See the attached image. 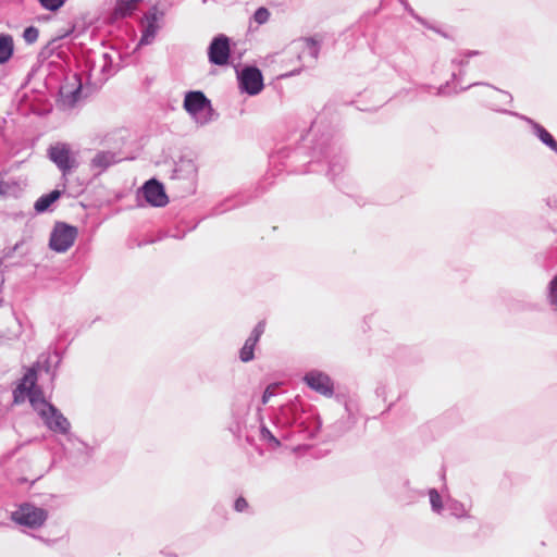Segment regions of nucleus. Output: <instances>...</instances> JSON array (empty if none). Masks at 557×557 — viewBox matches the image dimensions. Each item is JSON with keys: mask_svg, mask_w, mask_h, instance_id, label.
I'll return each instance as SVG.
<instances>
[{"mask_svg": "<svg viewBox=\"0 0 557 557\" xmlns=\"http://www.w3.org/2000/svg\"><path fill=\"white\" fill-rule=\"evenodd\" d=\"M315 127L317 123L313 122L310 131L306 135L301 134V144L294 149L293 157L299 158L302 154H309L311 157L309 164L325 161L327 163L326 176L334 182L346 166L343 148L330 133H323L319 138H309Z\"/></svg>", "mask_w": 557, "mask_h": 557, "instance_id": "f257e3e1", "label": "nucleus"}, {"mask_svg": "<svg viewBox=\"0 0 557 557\" xmlns=\"http://www.w3.org/2000/svg\"><path fill=\"white\" fill-rule=\"evenodd\" d=\"M277 428H290V433L282 434L283 438H288L294 434H299L304 438H314L321 428L320 422L311 416H306L300 405L292 401L280 407L275 416Z\"/></svg>", "mask_w": 557, "mask_h": 557, "instance_id": "f03ea898", "label": "nucleus"}, {"mask_svg": "<svg viewBox=\"0 0 557 557\" xmlns=\"http://www.w3.org/2000/svg\"><path fill=\"white\" fill-rule=\"evenodd\" d=\"M42 410H38V416L44 421V424L53 433L66 435L70 442H78L84 449H90L88 444L81 441L74 434L71 433V422L69 419L50 401L45 398L40 399Z\"/></svg>", "mask_w": 557, "mask_h": 557, "instance_id": "7ed1b4c3", "label": "nucleus"}, {"mask_svg": "<svg viewBox=\"0 0 557 557\" xmlns=\"http://www.w3.org/2000/svg\"><path fill=\"white\" fill-rule=\"evenodd\" d=\"M48 518V512L44 508L36 507L29 503H23L12 512L11 519L29 529H38L44 525Z\"/></svg>", "mask_w": 557, "mask_h": 557, "instance_id": "20e7f679", "label": "nucleus"}, {"mask_svg": "<svg viewBox=\"0 0 557 557\" xmlns=\"http://www.w3.org/2000/svg\"><path fill=\"white\" fill-rule=\"evenodd\" d=\"M77 235L76 226L57 222L50 233L49 247L55 252H65L73 246Z\"/></svg>", "mask_w": 557, "mask_h": 557, "instance_id": "39448f33", "label": "nucleus"}, {"mask_svg": "<svg viewBox=\"0 0 557 557\" xmlns=\"http://www.w3.org/2000/svg\"><path fill=\"white\" fill-rule=\"evenodd\" d=\"M237 79L240 91L249 96L260 94L264 87L262 72L255 65L244 66L237 73Z\"/></svg>", "mask_w": 557, "mask_h": 557, "instance_id": "423d86ee", "label": "nucleus"}, {"mask_svg": "<svg viewBox=\"0 0 557 557\" xmlns=\"http://www.w3.org/2000/svg\"><path fill=\"white\" fill-rule=\"evenodd\" d=\"M48 157L64 176L78 166L76 159L72 156L70 146L64 143L50 146Z\"/></svg>", "mask_w": 557, "mask_h": 557, "instance_id": "0eeeda50", "label": "nucleus"}, {"mask_svg": "<svg viewBox=\"0 0 557 557\" xmlns=\"http://www.w3.org/2000/svg\"><path fill=\"white\" fill-rule=\"evenodd\" d=\"M231 58V40L224 34H219L211 40L208 47V59L213 65H227Z\"/></svg>", "mask_w": 557, "mask_h": 557, "instance_id": "6e6552de", "label": "nucleus"}, {"mask_svg": "<svg viewBox=\"0 0 557 557\" xmlns=\"http://www.w3.org/2000/svg\"><path fill=\"white\" fill-rule=\"evenodd\" d=\"M494 110L497 112L504 113V114H509L511 116H515V117L525 122L527 124H529L532 129L533 135L536 136L543 145L548 147L552 151H554L557 154V140L540 123H537L536 121H534L533 119H531L527 115L520 114L515 111H510V110H506V109H494Z\"/></svg>", "mask_w": 557, "mask_h": 557, "instance_id": "1a4fd4ad", "label": "nucleus"}, {"mask_svg": "<svg viewBox=\"0 0 557 557\" xmlns=\"http://www.w3.org/2000/svg\"><path fill=\"white\" fill-rule=\"evenodd\" d=\"M304 382L314 392L331 397L334 394V383L330 375L319 370H311L304 376Z\"/></svg>", "mask_w": 557, "mask_h": 557, "instance_id": "9d476101", "label": "nucleus"}, {"mask_svg": "<svg viewBox=\"0 0 557 557\" xmlns=\"http://www.w3.org/2000/svg\"><path fill=\"white\" fill-rule=\"evenodd\" d=\"M140 191L145 200L152 207L161 208L169 202L164 186L156 178L148 180L140 188Z\"/></svg>", "mask_w": 557, "mask_h": 557, "instance_id": "9b49d317", "label": "nucleus"}, {"mask_svg": "<svg viewBox=\"0 0 557 557\" xmlns=\"http://www.w3.org/2000/svg\"><path fill=\"white\" fill-rule=\"evenodd\" d=\"M184 109L193 116H196L205 109L212 110L210 100L200 90L188 91L184 98Z\"/></svg>", "mask_w": 557, "mask_h": 557, "instance_id": "f8f14e48", "label": "nucleus"}, {"mask_svg": "<svg viewBox=\"0 0 557 557\" xmlns=\"http://www.w3.org/2000/svg\"><path fill=\"white\" fill-rule=\"evenodd\" d=\"M265 322L260 321L251 331L248 338L245 341L244 346L239 350V359L243 362H249L255 358V347L258 344L261 335L264 333Z\"/></svg>", "mask_w": 557, "mask_h": 557, "instance_id": "ddd939ff", "label": "nucleus"}, {"mask_svg": "<svg viewBox=\"0 0 557 557\" xmlns=\"http://www.w3.org/2000/svg\"><path fill=\"white\" fill-rule=\"evenodd\" d=\"M143 1L144 0H115L114 7L109 14L110 22L114 23L131 17Z\"/></svg>", "mask_w": 557, "mask_h": 557, "instance_id": "4468645a", "label": "nucleus"}, {"mask_svg": "<svg viewBox=\"0 0 557 557\" xmlns=\"http://www.w3.org/2000/svg\"><path fill=\"white\" fill-rule=\"evenodd\" d=\"M197 169L191 160H181L175 163L171 178L173 181H184L189 187L194 186Z\"/></svg>", "mask_w": 557, "mask_h": 557, "instance_id": "2eb2a0df", "label": "nucleus"}, {"mask_svg": "<svg viewBox=\"0 0 557 557\" xmlns=\"http://www.w3.org/2000/svg\"><path fill=\"white\" fill-rule=\"evenodd\" d=\"M74 79L76 83L75 87L70 88L67 85H65L61 86L60 88V97L62 103L67 108H74L82 96V83L76 74L74 75Z\"/></svg>", "mask_w": 557, "mask_h": 557, "instance_id": "dca6fc26", "label": "nucleus"}, {"mask_svg": "<svg viewBox=\"0 0 557 557\" xmlns=\"http://www.w3.org/2000/svg\"><path fill=\"white\" fill-rule=\"evenodd\" d=\"M121 159L112 151H99L91 160V168L100 171L107 170L110 165L115 164Z\"/></svg>", "mask_w": 557, "mask_h": 557, "instance_id": "f3484780", "label": "nucleus"}, {"mask_svg": "<svg viewBox=\"0 0 557 557\" xmlns=\"http://www.w3.org/2000/svg\"><path fill=\"white\" fill-rule=\"evenodd\" d=\"M37 386V370L32 367L27 369V371L24 373L23 377L21 379L20 384L17 385L16 389L13 392L14 395V401L18 403V393L24 394L25 388L27 387H34Z\"/></svg>", "mask_w": 557, "mask_h": 557, "instance_id": "a211bd4d", "label": "nucleus"}, {"mask_svg": "<svg viewBox=\"0 0 557 557\" xmlns=\"http://www.w3.org/2000/svg\"><path fill=\"white\" fill-rule=\"evenodd\" d=\"M61 194L62 193L60 190L53 189L52 191L40 196L34 205L35 211L37 213H44L48 211L51 205L61 197Z\"/></svg>", "mask_w": 557, "mask_h": 557, "instance_id": "6ab92c4d", "label": "nucleus"}, {"mask_svg": "<svg viewBox=\"0 0 557 557\" xmlns=\"http://www.w3.org/2000/svg\"><path fill=\"white\" fill-rule=\"evenodd\" d=\"M14 42L9 34H0V65L7 63L13 55Z\"/></svg>", "mask_w": 557, "mask_h": 557, "instance_id": "aec40b11", "label": "nucleus"}, {"mask_svg": "<svg viewBox=\"0 0 557 557\" xmlns=\"http://www.w3.org/2000/svg\"><path fill=\"white\" fill-rule=\"evenodd\" d=\"M445 508L449 512L450 516L461 519V518H468V510L466 509L465 505L454 498H448L445 502Z\"/></svg>", "mask_w": 557, "mask_h": 557, "instance_id": "412c9836", "label": "nucleus"}, {"mask_svg": "<svg viewBox=\"0 0 557 557\" xmlns=\"http://www.w3.org/2000/svg\"><path fill=\"white\" fill-rule=\"evenodd\" d=\"M24 394L27 395L28 400L33 409L38 413V410H42V406L40 404V399L45 398L41 388L34 386L27 387L24 391Z\"/></svg>", "mask_w": 557, "mask_h": 557, "instance_id": "4be33fe9", "label": "nucleus"}, {"mask_svg": "<svg viewBox=\"0 0 557 557\" xmlns=\"http://www.w3.org/2000/svg\"><path fill=\"white\" fill-rule=\"evenodd\" d=\"M260 438L267 443L268 447L275 450L281 447V442L265 425L260 428Z\"/></svg>", "mask_w": 557, "mask_h": 557, "instance_id": "5701e85b", "label": "nucleus"}, {"mask_svg": "<svg viewBox=\"0 0 557 557\" xmlns=\"http://www.w3.org/2000/svg\"><path fill=\"white\" fill-rule=\"evenodd\" d=\"M158 29H159V25H154L152 23H146V25L143 29V33H141V37L139 39V45L140 46L150 45L153 41Z\"/></svg>", "mask_w": 557, "mask_h": 557, "instance_id": "b1692460", "label": "nucleus"}, {"mask_svg": "<svg viewBox=\"0 0 557 557\" xmlns=\"http://www.w3.org/2000/svg\"><path fill=\"white\" fill-rule=\"evenodd\" d=\"M428 494L430 497V504H431L432 510L436 513H441L444 508V504H443V500H442V497H441L438 491L436 488H430L428 491Z\"/></svg>", "mask_w": 557, "mask_h": 557, "instance_id": "393cba45", "label": "nucleus"}, {"mask_svg": "<svg viewBox=\"0 0 557 557\" xmlns=\"http://www.w3.org/2000/svg\"><path fill=\"white\" fill-rule=\"evenodd\" d=\"M304 42L306 51L315 61L320 53V44L312 37L305 38Z\"/></svg>", "mask_w": 557, "mask_h": 557, "instance_id": "a878e982", "label": "nucleus"}, {"mask_svg": "<svg viewBox=\"0 0 557 557\" xmlns=\"http://www.w3.org/2000/svg\"><path fill=\"white\" fill-rule=\"evenodd\" d=\"M547 298H548L549 305L556 311L557 310V274L553 277V280L548 284Z\"/></svg>", "mask_w": 557, "mask_h": 557, "instance_id": "bb28decb", "label": "nucleus"}, {"mask_svg": "<svg viewBox=\"0 0 557 557\" xmlns=\"http://www.w3.org/2000/svg\"><path fill=\"white\" fill-rule=\"evenodd\" d=\"M480 54V51L478 50H466V51H462L460 53L461 58L460 59H453L451 60V64L453 65H457V66H460V67H465L468 65V59L471 58V57H475V55H479Z\"/></svg>", "mask_w": 557, "mask_h": 557, "instance_id": "cd10ccee", "label": "nucleus"}, {"mask_svg": "<svg viewBox=\"0 0 557 557\" xmlns=\"http://www.w3.org/2000/svg\"><path fill=\"white\" fill-rule=\"evenodd\" d=\"M39 36V30L35 26H28L23 32V38L26 44L32 45L37 41Z\"/></svg>", "mask_w": 557, "mask_h": 557, "instance_id": "c85d7f7f", "label": "nucleus"}, {"mask_svg": "<svg viewBox=\"0 0 557 557\" xmlns=\"http://www.w3.org/2000/svg\"><path fill=\"white\" fill-rule=\"evenodd\" d=\"M39 4L51 12L58 11L65 3V0H38Z\"/></svg>", "mask_w": 557, "mask_h": 557, "instance_id": "c756f323", "label": "nucleus"}, {"mask_svg": "<svg viewBox=\"0 0 557 557\" xmlns=\"http://www.w3.org/2000/svg\"><path fill=\"white\" fill-rule=\"evenodd\" d=\"M270 17V12L267 8L264 7H260L258 8L255 13H253V20L255 22H257L258 24H264L268 22Z\"/></svg>", "mask_w": 557, "mask_h": 557, "instance_id": "7c9ffc66", "label": "nucleus"}, {"mask_svg": "<svg viewBox=\"0 0 557 557\" xmlns=\"http://www.w3.org/2000/svg\"><path fill=\"white\" fill-rule=\"evenodd\" d=\"M63 37H57L51 39L42 49L41 54L46 57H50L54 53L55 49L59 48V41Z\"/></svg>", "mask_w": 557, "mask_h": 557, "instance_id": "2f4dec72", "label": "nucleus"}, {"mask_svg": "<svg viewBox=\"0 0 557 557\" xmlns=\"http://www.w3.org/2000/svg\"><path fill=\"white\" fill-rule=\"evenodd\" d=\"M162 15L163 13L160 12L158 8L154 5L145 14L146 23H152L154 25H158V20Z\"/></svg>", "mask_w": 557, "mask_h": 557, "instance_id": "473e14b6", "label": "nucleus"}, {"mask_svg": "<svg viewBox=\"0 0 557 557\" xmlns=\"http://www.w3.org/2000/svg\"><path fill=\"white\" fill-rule=\"evenodd\" d=\"M401 4L404 5L405 10L413 17L416 18L420 24H422L423 26L428 27V28H432L428 22L422 18L421 16H419L418 14H416V12L413 11V9L410 7V4L406 1V0H400Z\"/></svg>", "mask_w": 557, "mask_h": 557, "instance_id": "72a5a7b5", "label": "nucleus"}, {"mask_svg": "<svg viewBox=\"0 0 557 557\" xmlns=\"http://www.w3.org/2000/svg\"><path fill=\"white\" fill-rule=\"evenodd\" d=\"M15 185L16 184L14 182H5L3 180V174L0 173V196L9 195L11 187Z\"/></svg>", "mask_w": 557, "mask_h": 557, "instance_id": "f704fd0d", "label": "nucleus"}, {"mask_svg": "<svg viewBox=\"0 0 557 557\" xmlns=\"http://www.w3.org/2000/svg\"><path fill=\"white\" fill-rule=\"evenodd\" d=\"M248 508V502L243 496H239L234 503V509L237 512H243Z\"/></svg>", "mask_w": 557, "mask_h": 557, "instance_id": "c9c22d12", "label": "nucleus"}, {"mask_svg": "<svg viewBox=\"0 0 557 557\" xmlns=\"http://www.w3.org/2000/svg\"><path fill=\"white\" fill-rule=\"evenodd\" d=\"M273 395H274V393L272 391V387L268 386L262 394V399H261L262 404L265 405Z\"/></svg>", "mask_w": 557, "mask_h": 557, "instance_id": "e433bc0d", "label": "nucleus"}, {"mask_svg": "<svg viewBox=\"0 0 557 557\" xmlns=\"http://www.w3.org/2000/svg\"><path fill=\"white\" fill-rule=\"evenodd\" d=\"M344 424L345 423L343 421H337L334 423L333 428L336 430V432L344 433L349 429V426H345Z\"/></svg>", "mask_w": 557, "mask_h": 557, "instance_id": "4c0bfd02", "label": "nucleus"}, {"mask_svg": "<svg viewBox=\"0 0 557 557\" xmlns=\"http://www.w3.org/2000/svg\"><path fill=\"white\" fill-rule=\"evenodd\" d=\"M448 88V83L444 84V85H441L438 88H437V91H436V95L437 96H442V95H446V89Z\"/></svg>", "mask_w": 557, "mask_h": 557, "instance_id": "58836bf2", "label": "nucleus"}, {"mask_svg": "<svg viewBox=\"0 0 557 557\" xmlns=\"http://www.w3.org/2000/svg\"><path fill=\"white\" fill-rule=\"evenodd\" d=\"M478 85H486V86L492 87L490 84H484V83H473V84H470V85H468V86H466V87H462L460 90H461V91H462V90H468L469 88H471V87H473V86H478Z\"/></svg>", "mask_w": 557, "mask_h": 557, "instance_id": "ea45409f", "label": "nucleus"}, {"mask_svg": "<svg viewBox=\"0 0 557 557\" xmlns=\"http://www.w3.org/2000/svg\"><path fill=\"white\" fill-rule=\"evenodd\" d=\"M463 75H465V71L460 70L459 74L453 73L451 77H453V81H457L459 77H461Z\"/></svg>", "mask_w": 557, "mask_h": 557, "instance_id": "a19ab883", "label": "nucleus"}, {"mask_svg": "<svg viewBox=\"0 0 557 557\" xmlns=\"http://www.w3.org/2000/svg\"><path fill=\"white\" fill-rule=\"evenodd\" d=\"M493 88L495 89V87H493ZM496 90H497V88H496ZM498 91H499V89H498ZM500 92H503L508 98L509 103L512 102V96L509 92L504 91V90H500Z\"/></svg>", "mask_w": 557, "mask_h": 557, "instance_id": "79ce46f5", "label": "nucleus"}, {"mask_svg": "<svg viewBox=\"0 0 557 557\" xmlns=\"http://www.w3.org/2000/svg\"><path fill=\"white\" fill-rule=\"evenodd\" d=\"M224 211H225L224 209H220L219 207H216V208L214 209V212H215L216 214H220V213H222V212H224Z\"/></svg>", "mask_w": 557, "mask_h": 557, "instance_id": "37998d69", "label": "nucleus"}, {"mask_svg": "<svg viewBox=\"0 0 557 557\" xmlns=\"http://www.w3.org/2000/svg\"><path fill=\"white\" fill-rule=\"evenodd\" d=\"M381 391H383V387H377L376 388V394L380 395Z\"/></svg>", "mask_w": 557, "mask_h": 557, "instance_id": "c03bdc74", "label": "nucleus"}]
</instances>
